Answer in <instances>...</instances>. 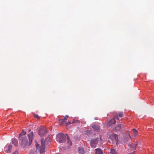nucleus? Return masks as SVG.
<instances>
[{"mask_svg": "<svg viewBox=\"0 0 154 154\" xmlns=\"http://www.w3.org/2000/svg\"><path fill=\"white\" fill-rule=\"evenodd\" d=\"M97 138L96 139H92L91 141L90 144L91 147L93 148H95L97 144L98 141Z\"/></svg>", "mask_w": 154, "mask_h": 154, "instance_id": "423d86ee", "label": "nucleus"}, {"mask_svg": "<svg viewBox=\"0 0 154 154\" xmlns=\"http://www.w3.org/2000/svg\"><path fill=\"white\" fill-rule=\"evenodd\" d=\"M50 138L49 137H48L45 139L44 141V139L42 138L41 140V146L39 147L38 144L37 142H35V145L36 149L38 150V152H40V153L44 152H45V144L46 142L48 143L50 142Z\"/></svg>", "mask_w": 154, "mask_h": 154, "instance_id": "f257e3e1", "label": "nucleus"}, {"mask_svg": "<svg viewBox=\"0 0 154 154\" xmlns=\"http://www.w3.org/2000/svg\"><path fill=\"white\" fill-rule=\"evenodd\" d=\"M66 122L63 119H59V123L60 125L63 124Z\"/></svg>", "mask_w": 154, "mask_h": 154, "instance_id": "4468645a", "label": "nucleus"}, {"mask_svg": "<svg viewBox=\"0 0 154 154\" xmlns=\"http://www.w3.org/2000/svg\"><path fill=\"white\" fill-rule=\"evenodd\" d=\"M67 143L69 144V146H71L72 145V143L71 141L69 140V138H68V137H67Z\"/></svg>", "mask_w": 154, "mask_h": 154, "instance_id": "f3484780", "label": "nucleus"}, {"mask_svg": "<svg viewBox=\"0 0 154 154\" xmlns=\"http://www.w3.org/2000/svg\"><path fill=\"white\" fill-rule=\"evenodd\" d=\"M119 120V119L117 117L115 116L114 118L112 119H111L110 121L109 122L107 123L108 125L110 126L112 124H114L116 122L115 120L116 119Z\"/></svg>", "mask_w": 154, "mask_h": 154, "instance_id": "6e6552de", "label": "nucleus"}, {"mask_svg": "<svg viewBox=\"0 0 154 154\" xmlns=\"http://www.w3.org/2000/svg\"><path fill=\"white\" fill-rule=\"evenodd\" d=\"M100 140H101V141H102V140H101V137H100Z\"/></svg>", "mask_w": 154, "mask_h": 154, "instance_id": "5701e85b", "label": "nucleus"}, {"mask_svg": "<svg viewBox=\"0 0 154 154\" xmlns=\"http://www.w3.org/2000/svg\"><path fill=\"white\" fill-rule=\"evenodd\" d=\"M96 152L95 154H102L103 151L100 148L95 149Z\"/></svg>", "mask_w": 154, "mask_h": 154, "instance_id": "f8f14e48", "label": "nucleus"}, {"mask_svg": "<svg viewBox=\"0 0 154 154\" xmlns=\"http://www.w3.org/2000/svg\"><path fill=\"white\" fill-rule=\"evenodd\" d=\"M28 137L29 139V145L31 144L33 139V132L32 131L30 133L28 134Z\"/></svg>", "mask_w": 154, "mask_h": 154, "instance_id": "1a4fd4ad", "label": "nucleus"}, {"mask_svg": "<svg viewBox=\"0 0 154 154\" xmlns=\"http://www.w3.org/2000/svg\"><path fill=\"white\" fill-rule=\"evenodd\" d=\"M34 116L38 119H40V117L38 115L35 114Z\"/></svg>", "mask_w": 154, "mask_h": 154, "instance_id": "6ab92c4d", "label": "nucleus"}, {"mask_svg": "<svg viewBox=\"0 0 154 154\" xmlns=\"http://www.w3.org/2000/svg\"><path fill=\"white\" fill-rule=\"evenodd\" d=\"M91 127L95 131L99 132L100 131V127L97 125L93 124L91 125Z\"/></svg>", "mask_w": 154, "mask_h": 154, "instance_id": "9d476101", "label": "nucleus"}, {"mask_svg": "<svg viewBox=\"0 0 154 154\" xmlns=\"http://www.w3.org/2000/svg\"><path fill=\"white\" fill-rule=\"evenodd\" d=\"M12 143L14 144L15 146H17L18 143L17 140L15 139H12Z\"/></svg>", "mask_w": 154, "mask_h": 154, "instance_id": "ddd939ff", "label": "nucleus"}, {"mask_svg": "<svg viewBox=\"0 0 154 154\" xmlns=\"http://www.w3.org/2000/svg\"><path fill=\"white\" fill-rule=\"evenodd\" d=\"M48 131L46 128L43 127L39 130L38 134L41 137H43L47 133Z\"/></svg>", "mask_w": 154, "mask_h": 154, "instance_id": "39448f33", "label": "nucleus"}, {"mask_svg": "<svg viewBox=\"0 0 154 154\" xmlns=\"http://www.w3.org/2000/svg\"><path fill=\"white\" fill-rule=\"evenodd\" d=\"M69 117V116H67V115H66V116L65 117H64V118L63 119L66 122V121L67 119Z\"/></svg>", "mask_w": 154, "mask_h": 154, "instance_id": "412c9836", "label": "nucleus"}, {"mask_svg": "<svg viewBox=\"0 0 154 154\" xmlns=\"http://www.w3.org/2000/svg\"><path fill=\"white\" fill-rule=\"evenodd\" d=\"M78 152L79 154H83L84 150L83 148L81 147H79L78 148Z\"/></svg>", "mask_w": 154, "mask_h": 154, "instance_id": "9b49d317", "label": "nucleus"}, {"mask_svg": "<svg viewBox=\"0 0 154 154\" xmlns=\"http://www.w3.org/2000/svg\"><path fill=\"white\" fill-rule=\"evenodd\" d=\"M133 131L134 133L135 136H137L138 134V131L136 130L135 129H133Z\"/></svg>", "mask_w": 154, "mask_h": 154, "instance_id": "dca6fc26", "label": "nucleus"}, {"mask_svg": "<svg viewBox=\"0 0 154 154\" xmlns=\"http://www.w3.org/2000/svg\"><path fill=\"white\" fill-rule=\"evenodd\" d=\"M25 134L26 132L23 130L22 132L19 135V137L20 139V143L21 145L23 147L26 146L28 143V140L26 137H22L23 135H24Z\"/></svg>", "mask_w": 154, "mask_h": 154, "instance_id": "f03ea898", "label": "nucleus"}, {"mask_svg": "<svg viewBox=\"0 0 154 154\" xmlns=\"http://www.w3.org/2000/svg\"><path fill=\"white\" fill-rule=\"evenodd\" d=\"M110 153L112 154H118L117 152L114 149H111Z\"/></svg>", "mask_w": 154, "mask_h": 154, "instance_id": "2eb2a0df", "label": "nucleus"}, {"mask_svg": "<svg viewBox=\"0 0 154 154\" xmlns=\"http://www.w3.org/2000/svg\"><path fill=\"white\" fill-rule=\"evenodd\" d=\"M121 126L120 125H118L116 127V131L119 130L121 129Z\"/></svg>", "mask_w": 154, "mask_h": 154, "instance_id": "a211bd4d", "label": "nucleus"}, {"mask_svg": "<svg viewBox=\"0 0 154 154\" xmlns=\"http://www.w3.org/2000/svg\"><path fill=\"white\" fill-rule=\"evenodd\" d=\"M108 141L110 143L116 142L117 145L119 143L118 142V136L116 134H113L110 136Z\"/></svg>", "mask_w": 154, "mask_h": 154, "instance_id": "20e7f679", "label": "nucleus"}, {"mask_svg": "<svg viewBox=\"0 0 154 154\" xmlns=\"http://www.w3.org/2000/svg\"><path fill=\"white\" fill-rule=\"evenodd\" d=\"M118 115L120 117H122L123 116V113L122 112H119Z\"/></svg>", "mask_w": 154, "mask_h": 154, "instance_id": "aec40b11", "label": "nucleus"}, {"mask_svg": "<svg viewBox=\"0 0 154 154\" xmlns=\"http://www.w3.org/2000/svg\"><path fill=\"white\" fill-rule=\"evenodd\" d=\"M12 148V145H7L5 147L4 151L7 153H10Z\"/></svg>", "mask_w": 154, "mask_h": 154, "instance_id": "0eeeda50", "label": "nucleus"}, {"mask_svg": "<svg viewBox=\"0 0 154 154\" xmlns=\"http://www.w3.org/2000/svg\"><path fill=\"white\" fill-rule=\"evenodd\" d=\"M13 154H18V152L17 151H15L13 153Z\"/></svg>", "mask_w": 154, "mask_h": 154, "instance_id": "4be33fe9", "label": "nucleus"}, {"mask_svg": "<svg viewBox=\"0 0 154 154\" xmlns=\"http://www.w3.org/2000/svg\"><path fill=\"white\" fill-rule=\"evenodd\" d=\"M130 138V136H128Z\"/></svg>", "mask_w": 154, "mask_h": 154, "instance_id": "b1692460", "label": "nucleus"}, {"mask_svg": "<svg viewBox=\"0 0 154 154\" xmlns=\"http://www.w3.org/2000/svg\"><path fill=\"white\" fill-rule=\"evenodd\" d=\"M66 134L65 135L62 133H60L57 135L56 138L60 143H63L66 141Z\"/></svg>", "mask_w": 154, "mask_h": 154, "instance_id": "7ed1b4c3", "label": "nucleus"}]
</instances>
